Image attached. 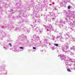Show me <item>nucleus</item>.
I'll return each mask as SVG.
<instances>
[{
    "instance_id": "obj_2",
    "label": "nucleus",
    "mask_w": 75,
    "mask_h": 75,
    "mask_svg": "<svg viewBox=\"0 0 75 75\" xmlns=\"http://www.w3.org/2000/svg\"><path fill=\"white\" fill-rule=\"evenodd\" d=\"M56 24L57 25L59 26L60 25H62V26L63 24H64L65 23L64 21L61 20L60 22L58 21V20L56 19L55 20Z\"/></svg>"
},
{
    "instance_id": "obj_42",
    "label": "nucleus",
    "mask_w": 75,
    "mask_h": 75,
    "mask_svg": "<svg viewBox=\"0 0 75 75\" xmlns=\"http://www.w3.org/2000/svg\"><path fill=\"white\" fill-rule=\"evenodd\" d=\"M67 64H66V66H67Z\"/></svg>"
},
{
    "instance_id": "obj_20",
    "label": "nucleus",
    "mask_w": 75,
    "mask_h": 75,
    "mask_svg": "<svg viewBox=\"0 0 75 75\" xmlns=\"http://www.w3.org/2000/svg\"><path fill=\"white\" fill-rule=\"evenodd\" d=\"M67 71H68V72H71V70L69 69H68Z\"/></svg>"
},
{
    "instance_id": "obj_14",
    "label": "nucleus",
    "mask_w": 75,
    "mask_h": 75,
    "mask_svg": "<svg viewBox=\"0 0 75 75\" xmlns=\"http://www.w3.org/2000/svg\"><path fill=\"white\" fill-rule=\"evenodd\" d=\"M37 21L38 22V23H40V22H41V20H40L39 19H38V20H37Z\"/></svg>"
},
{
    "instance_id": "obj_36",
    "label": "nucleus",
    "mask_w": 75,
    "mask_h": 75,
    "mask_svg": "<svg viewBox=\"0 0 75 75\" xmlns=\"http://www.w3.org/2000/svg\"><path fill=\"white\" fill-rule=\"evenodd\" d=\"M11 11H13V9H11Z\"/></svg>"
},
{
    "instance_id": "obj_6",
    "label": "nucleus",
    "mask_w": 75,
    "mask_h": 75,
    "mask_svg": "<svg viewBox=\"0 0 75 75\" xmlns=\"http://www.w3.org/2000/svg\"><path fill=\"white\" fill-rule=\"evenodd\" d=\"M63 38L62 37V35L59 36L57 37L56 38L57 40H58L59 41V40H60L61 39H62Z\"/></svg>"
},
{
    "instance_id": "obj_29",
    "label": "nucleus",
    "mask_w": 75,
    "mask_h": 75,
    "mask_svg": "<svg viewBox=\"0 0 75 75\" xmlns=\"http://www.w3.org/2000/svg\"><path fill=\"white\" fill-rule=\"evenodd\" d=\"M70 50H73V48L71 47Z\"/></svg>"
},
{
    "instance_id": "obj_24",
    "label": "nucleus",
    "mask_w": 75,
    "mask_h": 75,
    "mask_svg": "<svg viewBox=\"0 0 75 75\" xmlns=\"http://www.w3.org/2000/svg\"><path fill=\"white\" fill-rule=\"evenodd\" d=\"M52 20H53V21H54V20H55V18H52Z\"/></svg>"
},
{
    "instance_id": "obj_39",
    "label": "nucleus",
    "mask_w": 75,
    "mask_h": 75,
    "mask_svg": "<svg viewBox=\"0 0 75 75\" xmlns=\"http://www.w3.org/2000/svg\"><path fill=\"white\" fill-rule=\"evenodd\" d=\"M61 4H62V3H61Z\"/></svg>"
},
{
    "instance_id": "obj_21",
    "label": "nucleus",
    "mask_w": 75,
    "mask_h": 75,
    "mask_svg": "<svg viewBox=\"0 0 75 75\" xmlns=\"http://www.w3.org/2000/svg\"><path fill=\"white\" fill-rule=\"evenodd\" d=\"M73 50H75V46H73Z\"/></svg>"
},
{
    "instance_id": "obj_4",
    "label": "nucleus",
    "mask_w": 75,
    "mask_h": 75,
    "mask_svg": "<svg viewBox=\"0 0 75 75\" xmlns=\"http://www.w3.org/2000/svg\"><path fill=\"white\" fill-rule=\"evenodd\" d=\"M62 49L63 50H67L68 49V47L69 46L67 45L66 46H64H64L62 45Z\"/></svg>"
},
{
    "instance_id": "obj_12",
    "label": "nucleus",
    "mask_w": 75,
    "mask_h": 75,
    "mask_svg": "<svg viewBox=\"0 0 75 75\" xmlns=\"http://www.w3.org/2000/svg\"><path fill=\"white\" fill-rule=\"evenodd\" d=\"M54 44L55 46H56V47H58V46L59 45L58 44H55L54 43Z\"/></svg>"
},
{
    "instance_id": "obj_43",
    "label": "nucleus",
    "mask_w": 75,
    "mask_h": 75,
    "mask_svg": "<svg viewBox=\"0 0 75 75\" xmlns=\"http://www.w3.org/2000/svg\"><path fill=\"white\" fill-rule=\"evenodd\" d=\"M68 36L69 37V36Z\"/></svg>"
},
{
    "instance_id": "obj_23",
    "label": "nucleus",
    "mask_w": 75,
    "mask_h": 75,
    "mask_svg": "<svg viewBox=\"0 0 75 75\" xmlns=\"http://www.w3.org/2000/svg\"><path fill=\"white\" fill-rule=\"evenodd\" d=\"M19 48L20 49H23V47H19Z\"/></svg>"
},
{
    "instance_id": "obj_35",
    "label": "nucleus",
    "mask_w": 75,
    "mask_h": 75,
    "mask_svg": "<svg viewBox=\"0 0 75 75\" xmlns=\"http://www.w3.org/2000/svg\"><path fill=\"white\" fill-rule=\"evenodd\" d=\"M66 40H67L68 39V38H66Z\"/></svg>"
},
{
    "instance_id": "obj_48",
    "label": "nucleus",
    "mask_w": 75,
    "mask_h": 75,
    "mask_svg": "<svg viewBox=\"0 0 75 75\" xmlns=\"http://www.w3.org/2000/svg\"><path fill=\"white\" fill-rule=\"evenodd\" d=\"M74 51H75V50H74Z\"/></svg>"
},
{
    "instance_id": "obj_15",
    "label": "nucleus",
    "mask_w": 75,
    "mask_h": 75,
    "mask_svg": "<svg viewBox=\"0 0 75 75\" xmlns=\"http://www.w3.org/2000/svg\"><path fill=\"white\" fill-rule=\"evenodd\" d=\"M70 54L71 55H74V53H72V52H71Z\"/></svg>"
},
{
    "instance_id": "obj_1",
    "label": "nucleus",
    "mask_w": 75,
    "mask_h": 75,
    "mask_svg": "<svg viewBox=\"0 0 75 75\" xmlns=\"http://www.w3.org/2000/svg\"><path fill=\"white\" fill-rule=\"evenodd\" d=\"M44 26L45 28L47 30V31H49L50 33L52 31H53L54 29H53V28H52V26L51 25L49 24V25L46 26L45 25H44Z\"/></svg>"
},
{
    "instance_id": "obj_19",
    "label": "nucleus",
    "mask_w": 75,
    "mask_h": 75,
    "mask_svg": "<svg viewBox=\"0 0 75 75\" xmlns=\"http://www.w3.org/2000/svg\"><path fill=\"white\" fill-rule=\"evenodd\" d=\"M60 40L61 42H64V40H63L62 39H61Z\"/></svg>"
},
{
    "instance_id": "obj_9",
    "label": "nucleus",
    "mask_w": 75,
    "mask_h": 75,
    "mask_svg": "<svg viewBox=\"0 0 75 75\" xmlns=\"http://www.w3.org/2000/svg\"><path fill=\"white\" fill-rule=\"evenodd\" d=\"M69 65V66H71V65H72V64H71V62H69V63H68V65L67 66H68Z\"/></svg>"
},
{
    "instance_id": "obj_31",
    "label": "nucleus",
    "mask_w": 75,
    "mask_h": 75,
    "mask_svg": "<svg viewBox=\"0 0 75 75\" xmlns=\"http://www.w3.org/2000/svg\"><path fill=\"white\" fill-rule=\"evenodd\" d=\"M59 34H60V35H62V33H59Z\"/></svg>"
},
{
    "instance_id": "obj_8",
    "label": "nucleus",
    "mask_w": 75,
    "mask_h": 75,
    "mask_svg": "<svg viewBox=\"0 0 75 75\" xmlns=\"http://www.w3.org/2000/svg\"><path fill=\"white\" fill-rule=\"evenodd\" d=\"M16 30L17 31H20V29L18 28H16Z\"/></svg>"
},
{
    "instance_id": "obj_17",
    "label": "nucleus",
    "mask_w": 75,
    "mask_h": 75,
    "mask_svg": "<svg viewBox=\"0 0 75 75\" xmlns=\"http://www.w3.org/2000/svg\"><path fill=\"white\" fill-rule=\"evenodd\" d=\"M54 8L55 10H56V11H58V9H57L56 7H55Z\"/></svg>"
},
{
    "instance_id": "obj_33",
    "label": "nucleus",
    "mask_w": 75,
    "mask_h": 75,
    "mask_svg": "<svg viewBox=\"0 0 75 75\" xmlns=\"http://www.w3.org/2000/svg\"><path fill=\"white\" fill-rule=\"evenodd\" d=\"M49 45H51V43H49Z\"/></svg>"
},
{
    "instance_id": "obj_45",
    "label": "nucleus",
    "mask_w": 75,
    "mask_h": 75,
    "mask_svg": "<svg viewBox=\"0 0 75 75\" xmlns=\"http://www.w3.org/2000/svg\"><path fill=\"white\" fill-rule=\"evenodd\" d=\"M72 20V21L73 20L72 19V20Z\"/></svg>"
},
{
    "instance_id": "obj_49",
    "label": "nucleus",
    "mask_w": 75,
    "mask_h": 75,
    "mask_svg": "<svg viewBox=\"0 0 75 75\" xmlns=\"http://www.w3.org/2000/svg\"><path fill=\"white\" fill-rule=\"evenodd\" d=\"M66 64H67V63H66Z\"/></svg>"
},
{
    "instance_id": "obj_22",
    "label": "nucleus",
    "mask_w": 75,
    "mask_h": 75,
    "mask_svg": "<svg viewBox=\"0 0 75 75\" xmlns=\"http://www.w3.org/2000/svg\"><path fill=\"white\" fill-rule=\"evenodd\" d=\"M25 28H26V27H24V28H23V30H25L26 29V30H27V29H25Z\"/></svg>"
},
{
    "instance_id": "obj_41",
    "label": "nucleus",
    "mask_w": 75,
    "mask_h": 75,
    "mask_svg": "<svg viewBox=\"0 0 75 75\" xmlns=\"http://www.w3.org/2000/svg\"><path fill=\"white\" fill-rule=\"evenodd\" d=\"M58 57H59V55L58 56Z\"/></svg>"
},
{
    "instance_id": "obj_40",
    "label": "nucleus",
    "mask_w": 75,
    "mask_h": 75,
    "mask_svg": "<svg viewBox=\"0 0 75 75\" xmlns=\"http://www.w3.org/2000/svg\"><path fill=\"white\" fill-rule=\"evenodd\" d=\"M50 14H51V13H50Z\"/></svg>"
},
{
    "instance_id": "obj_34",
    "label": "nucleus",
    "mask_w": 75,
    "mask_h": 75,
    "mask_svg": "<svg viewBox=\"0 0 75 75\" xmlns=\"http://www.w3.org/2000/svg\"><path fill=\"white\" fill-rule=\"evenodd\" d=\"M52 37H54V38H55V36H54L53 35H52Z\"/></svg>"
},
{
    "instance_id": "obj_13",
    "label": "nucleus",
    "mask_w": 75,
    "mask_h": 75,
    "mask_svg": "<svg viewBox=\"0 0 75 75\" xmlns=\"http://www.w3.org/2000/svg\"><path fill=\"white\" fill-rule=\"evenodd\" d=\"M23 39H24V40L27 39V37H26V36L24 37Z\"/></svg>"
},
{
    "instance_id": "obj_44",
    "label": "nucleus",
    "mask_w": 75,
    "mask_h": 75,
    "mask_svg": "<svg viewBox=\"0 0 75 75\" xmlns=\"http://www.w3.org/2000/svg\"><path fill=\"white\" fill-rule=\"evenodd\" d=\"M5 50H7V49H6Z\"/></svg>"
},
{
    "instance_id": "obj_16",
    "label": "nucleus",
    "mask_w": 75,
    "mask_h": 75,
    "mask_svg": "<svg viewBox=\"0 0 75 75\" xmlns=\"http://www.w3.org/2000/svg\"><path fill=\"white\" fill-rule=\"evenodd\" d=\"M70 62H74V60L72 59H70Z\"/></svg>"
},
{
    "instance_id": "obj_25",
    "label": "nucleus",
    "mask_w": 75,
    "mask_h": 75,
    "mask_svg": "<svg viewBox=\"0 0 75 75\" xmlns=\"http://www.w3.org/2000/svg\"><path fill=\"white\" fill-rule=\"evenodd\" d=\"M33 49L34 50H35V49H36V47H33Z\"/></svg>"
},
{
    "instance_id": "obj_27",
    "label": "nucleus",
    "mask_w": 75,
    "mask_h": 75,
    "mask_svg": "<svg viewBox=\"0 0 75 75\" xmlns=\"http://www.w3.org/2000/svg\"><path fill=\"white\" fill-rule=\"evenodd\" d=\"M9 45L11 47H12V45H11V43H9Z\"/></svg>"
},
{
    "instance_id": "obj_10",
    "label": "nucleus",
    "mask_w": 75,
    "mask_h": 75,
    "mask_svg": "<svg viewBox=\"0 0 75 75\" xmlns=\"http://www.w3.org/2000/svg\"><path fill=\"white\" fill-rule=\"evenodd\" d=\"M36 39H37V40H40V37L39 36H37V37L36 38Z\"/></svg>"
},
{
    "instance_id": "obj_28",
    "label": "nucleus",
    "mask_w": 75,
    "mask_h": 75,
    "mask_svg": "<svg viewBox=\"0 0 75 75\" xmlns=\"http://www.w3.org/2000/svg\"><path fill=\"white\" fill-rule=\"evenodd\" d=\"M30 31V30H27V32L28 33H29Z\"/></svg>"
},
{
    "instance_id": "obj_30",
    "label": "nucleus",
    "mask_w": 75,
    "mask_h": 75,
    "mask_svg": "<svg viewBox=\"0 0 75 75\" xmlns=\"http://www.w3.org/2000/svg\"><path fill=\"white\" fill-rule=\"evenodd\" d=\"M66 21H68V19H67V18H66Z\"/></svg>"
},
{
    "instance_id": "obj_7",
    "label": "nucleus",
    "mask_w": 75,
    "mask_h": 75,
    "mask_svg": "<svg viewBox=\"0 0 75 75\" xmlns=\"http://www.w3.org/2000/svg\"><path fill=\"white\" fill-rule=\"evenodd\" d=\"M39 33H42V31H43L42 28L39 29Z\"/></svg>"
},
{
    "instance_id": "obj_46",
    "label": "nucleus",
    "mask_w": 75,
    "mask_h": 75,
    "mask_svg": "<svg viewBox=\"0 0 75 75\" xmlns=\"http://www.w3.org/2000/svg\"><path fill=\"white\" fill-rule=\"evenodd\" d=\"M35 22H36V21H35Z\"/></svg>"
},
{
    "instance_id": "obj_32",
    "label": "nucleus",
    "mask_w": 75,
    "mask_h": 75,
    "mask_svg": "<svg viewBox=\"0 0 75 75\" xmlns=\"http://www.w3.org/2000/svg\"><path fill=\"white\" fill-rule=\"evenodd\" d=\"M53 40H55V38L53 37Z\"/></svg>"
},
{
    "instance_id": "obj_38",
    "label": "nucleus",
    "mask_w": 75,
    "mask_h": 75,
    "mask_svg": "<svg viewBox=\"0 0 75 75\" xmlns=\"http://www.w3.org/2000/svg\"><path fill=\"white\" fill-rule=\"evenodd\" d=\"M74 23L75 22V21H73Z\"/></svg>"
},
{
    "instance_id": "obj_37",
    "label": "nucleus",
    "mask_w": 75,
    "mask_h": 75,
    "mask_svg": "<svg viewBox=\"0 0 75 75\" xmlns=\"http://www.w3.org/2000/svg\"><path fill=\"white\" fill-rule=\"evenodd\" d=\"M4 48L5 49H6V47H4Z\"/></svg>"
},
{
    "instance_id": "obj_3",
    "label": "nucleus",
    "mask_w": 75,
    "mask_h": 75,
    "mask_svg": "<svg viewBox=\"0 0 75 75\" xmlns=\"http://www.w3.org/2000/svg\"><path fill=\"white\" fill-rule=\"evenodd\" d=\"M60 59H61L62 60H66V62L67 63L68 62V60L66 59V56L64 55V54H62L61 56V57Z\"/></svg>"
},
{
    "instance_id": "obj_26",
    "label": "nucleus",
    "mask_w": 75,
    "mask_h": 75,
    "mask_svg": "<svg viewBox=\"0 0 75 75\" xmlns=\"http://www.w3.org/2000/svg\"><path fill=\"white\" fill-rule=\"evenodd\" d=\"M35 17H36V18H38V16H37V14L35 15Z\"/></svg>"
},
{
    "instance_id": "obj_5",
    "label": "nucleus",
    "mask_w": 75,
    "mask_h": 75,
    "mask_svg": "<svg viewBox=\"0 0 75 75\" xmlns=\"http://www.w3.org/2000/svg\"><path fill=\"white\" fill-rule=\"evenodd\" d=\"M33 30L35 31H36L37 32V33L39 32V28L38 27H34Z\"/></svg>"
},
{
    "instance_id": "obj_47",
    "label": "nucleus",
    "mask_w": 75,
    "mask_h": 75,
    "mask_svg": "<svg viewBox=\"0 0 75 75\" xmlns=\"http://www.w3.org/2000/svg\"><path fill=\"white\" fill-rule=\"evenodd\" d=\"M47 34H48V33H47Z\"/></svg>"
},
{
    "instance_id": "obj_11",
    "label": "nucleus",
    "mask_w": 75,
    "mask_h": 75,
    "mask_svg": "<svg viewBox=\"0 0 75 75\" xmlns=\"http://www.w3.org/2000/svg\"><path fill=\"white\" fill-rule=\"evenodd\" d=\"M51 48L52 50H54V46H52V47H51V48Z\"/></svg>"
},
{
    "instance_id": "obj_18",
    "label": "nucleus",
    "mask_w": 75,
    "mask_h": 75,
    "mask_svg": "<svg viewBox=\"0 0 75 75\" xmlns=\"http://www.w3.org/2000/svg\"><path fill=\"white\" fill-rule=\"evenodd\" d=\"M68 9H70L71 8V6H68Z\"/></svg>"
}]
</instances>
